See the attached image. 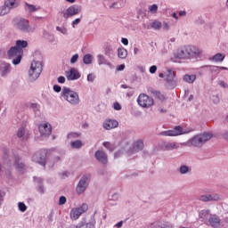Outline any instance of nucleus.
<instances>
[{"instance_id": "f257e3e1", "label": "nucleus", "mask_w": 228, "mask_h": 228, "mask_svg": "<svg viewBox=\"0 0 228 228\" xmlns=\"http://www.w3.org/2000/svg\"><path fill=\"white\" fill-rule=\"evenodd\" d=\"M200 54H202V50L195 46H184L176 51L175 58L184 60V58H193L195 56H200Z\"/></svg>"}, {"instance_id": "f03ea898", "label": "nucleus", "mask_w": 228, "mask_h": 228, "mask_svg": "<svg viewBox=\"0 0 228 228\" xmlns=\"http://www.w3.org/2000/svg\"><path fill=\"white\" fill-rule=\"evenodd\" d=\"M60 98L71 104V106H77L80 102L79 94L76 91L70 89V87L64 86L60 94Z\"/></svg>"}, {"instance_id": "7ed1b4c3", "label": "nucleus", "mask_w": 228, "mask_h": 228, "mask_svg": "<svg viewBox=\"0 0 228 228\" xmlns=\"http://www.w3.org/2000/svg\"><path fill=\"white\" fill-rule=\"evenodd\" d=\"M213 138V134L204 132L199 134L194 135L188 141V143L191 147L200 148L206 142H209Z\"/></svg>"}, {"instance_id": "20e7f679", "label": "nucleus", "mask_w": 228, "mask_h": 228, "mask_svg": "<svg viewBox=\"0 0 228 228\" xmlns=\"http://www.w3.org/2000/svg\"><path fill=\"white\" fill-rule=\"evenodd\" d=\"M91 181H92V174L86 173L83 175L76 187L77 195H83V193L86 191V189L88 188V186H90Z\"/></svg>"}, {"instance_id": "39448f33", "label": "nucleus", "mask_w": 228, "mask_h": 228, "mask_svg": "<svg viewBox=\"0 0 228 228\" xmlns=\"http://www.w3.org/2000/svg\"><path fill=\"white\" fill-rule=\"evenodd\" d=\"M42 70H44L42 61H34L30 65V69H28V77L30 81H37V78L40 77Z\"/></svg>"}, {"instance_id": "423d86ee", "label": "nucleus", "mask_w": 228, "mask_h": 228, "mask_svg": "<svg viewBox=\"0 0 228 228\" xmlns=\"http://www.w3.org/2000/svg\"><path fill=\"white\" fill-rule=\"evenodd\" d=\"M16 29L21 31V33H35L37 30V25L31 27L29 21L26 19H20L16 24Z\"/></svg>"}, {"instance_id": "0eeeda50", "label": "nucleus", "mask_w": 228, "mask_h": 228, "mask_svg": "<svg viewBox=\"0 0 228 228\" xmlns=\"http://www.w3.org/2000/svg\"><path fill=\"white\" fill-rule=\"evenodd\" d=\"M22 52L19 50L15 46H12L8 51H7V56L10 60L12 59V65H19L20 61H22Z\"/></svg>"}, {"instance_id": "6e6552de", "label": "nucleus", "mask_w": 228, "mask_h": 228, "mask_svg": "<svg viewBox=\"0 0 228 228\" xmlns=\"http://www.w3.org/2000/svg\"><path fill=\"white\" fill-rule=\"evenodd\" d=\"M32 161L41 165V167H45L47 163V150H40L33 154Z\"/></svg>"}, {"instance_id": "1a4fd4ad", "label": "nucleus", "mask_w": 228, "mask_h": 228, "mask_svg": "<svg viewBox=\"0 0 228 228\" xmlns=\"http://www.w3.org/2000/svg\"><path fill=\"white\" fill-rule=\"evenodd\" d=\"M19 6V0H6L4 3V5L0 7V15L3 17L10 13V10L17 8Z\"/></svg>"}, {"instance_id": "9d476101", "label": "nucleus", "mask_w": 228, "mask_h": 228, "mask_svg": "<svg viewBox=\"0 0 228 228\" xmlns=\"http://www.w3.org/2000/svg\"><path fill=\"white\" fill-rule=\"evenodd\" d=\"M83 11V7L78 4H72L69 8L66 9L64 12H62L63 19H70V17H74V15H78Z\"/></svg>"}, {"instance_id": "9b49d317", "label": "nucleus", "mask_w": 228, "mask_h": 228, "mask_svg": "<svg viewBox=\"0 0 228 228\" xmlns=\"http://www.w3.org/2000/svg\"><path fill=\"white\" fill-rule=\"evenodd\" d=\"M137 102L141 108H151L154 105V99L145 94H141L137 98Z\"/></svg>"}, {"instance_id": "f8f14e48", "label": "nucleus", "mask_w": 228, "mask_h": 228, "mask_svg": "<svg viewBox=\"0 0 228 228\" xmlns=\"http://www.w3.org/2000/svg\"><path fill=\"white\" fill-rule=\"evenodd\" d=\"M212 190H208L205 195L200 196V200L201 202H213L220 200V194L218 193H212Z\"/></svg>"}, {"instance_id": "ddd939ff", "label": "nucleus", "mask_w": 228, "mask_h": 228, "mask_svg": "<svg viewBox=\"0 0 228 228\" xmlns=\"http://www.w3.org/2000/svg\"><path fill=\"white\" fill-rule=\"evenodd\" d=\"M188 132L183 131V126H176L173 130H166L160 133L161 136H181V134H186Z\"/></svg>"}, {"instance_id": "4468645a", "label": "nucleus", "mask_w": 228, "mask_h": 228, "mask_svg": "<svg viewBox=\"0 0 228 228\" xmlns=\"http://www.w3.org/2000/svg\"><path fill=\"white\" fill-rule=\"evenodd\" d=\"M12 73V64L0 60V76L1 77H6L8 74Z\"/></svg>"}, {"instance_id": "2eb2a0df", "label": "nucleus", "mask_w": 228, "mask_h": 228, "mask_svg": "<svg viewBox=\"0 0 228 228\" xmlns=\"http://www.w3.org/2000/svg\"><path fill=\"white\" fill-rule=\"evenodd\" d=\"M94 158L102 165H108V153L102 150H98L94 152Z\"/></svg>"}, {"instance_id": "dca6fc26", "label": "nucleus", "mask_w": 228, "mask_h": 228, "mask_svg": "<svg viewBox=\"0 0 228 228\" xmlns=\"http://www.w3.org/2000/svg\"><path fill=\"white\" fill-rule=\"evenodd\" d=\"M66 77L68 81H76L81 77V73H79L76 68H71L69 70L66 71Z\"/></svg>"}, {"instance_id": "f3484780", "label": "nucleus", "mask_w": 228, "mask_h": 228, "mask_svg": "<svg viewBox=\"0 0 228 228\" xmlns=\"http://www.w3.org/2000/svg\"><path fill=\"white\" fill-rule=\"evenodd\" d=\"M38 130L41 136H49L53 132V126L49 123L40 124Z\"/></svg>"}, {"instance_id": "a211bd4d", "label": "nucleus", "mask_w": 228, "mask_h": 228, "mask_svg": "<svg viewBox=\"0 0 228 228\" xmlns=\"http://www.w3.org/2000/svg\"><path fill=\"white\" fill-rule=\"evenodd\" d=\"M115 127H118V121L116 119H107L103 123V129H106L107 131L115 129Z\"/></svg>"}, {"instance_id": "6ab92c4d", "label": "nucleus", "mask_w": 228, "mask_h": 228, "mask_svg": "<svg viewBox=\"0 0 228 228\" xmlns=\"http://www.w3.org/2000/svg\"><path fill=\"white\" fill-rule=\"evenodd\" d=\"M149 92L151 95H153V97H155V99H159V101H167V96H165V94H161V92L150 88Z\"/></svg>"}, {"instance_id": "aec40b11", "label": "nucleus", "mask_w": 228, "mask_h": 228, "mask_svg": "<svg viewBox=\"0 0 228 228\" xmlns=\"http://www.w3.org/2000/svg\"><path fill=\"white\" fill-rule=\"evenodd\" d=\"M20 157L19 155L14 158V164L16 165V169L18 172H24L26 170V164L20 162Z\"/></svg>"}, {"instance_id": "412c9836", "label": "nucleus", "mask_w": 228, "mask_h": 228, "mask_svg": "<svg viewBox=\"0 0 228 228\" xmlns=\"http://www.w3.org/2000/svg\"><path fill=\"white\" fill-rule=\"evenodd\" d=\"M208 224H210L211 227L218 228L220 227V217L216 216H212L208 218Z\"/></svg>"}, {"instance_id": "4be33fe9", "label": "nucleus", "mask_w": 228, "mask_h": 228, "mask_svg": "<svg viewBox=\"0 0 228 228\" xmlns=\"http://www.w3.org/2000/svg\"><path fill=\"white\" fill-rule=\"evenodd\" d=\"M81 215H83V211H81L78 208H77L71 209L69 216L72 220H77V218H79Z\"/></svg>"}, {"instance_id": "5701e85b", "label": "nucleus", "mask_w": 228, "mask_h": 228, "mask_svg": "<svg viewBox=\"0 0 228 228\" xmlns=\"http://www.w3.org/2000/svg\"><path fill=\"white\" fill-rule=\"evenodd\" d=\"M14 46L23 53L24 51L22 49H26V47H28V41L19 39L16 41V45Z\"/></svg>"}, {"instance_id": "b1692460", "label": "nucleus", "mask_w": 228, "mask_h": 228, "mask_svg": "<svg viewBox=\"0 0 228 228\" xmlns=\"http://www.w3.org/2000/svg\"><path fill=\"white\" fill-rule=\"evenodd\" d=\"M143 140L138 139L136 142H134V151L135 152H140V151H143Z\"/></svg>"}, {"instance_id": "393cba45", "label": "nucleus", "mask_w": 228, "mask_h": 228, "mask_svg": "<svg viewBox=\"0 0 228 228\" xmlns=\"http://www.w3.org/2000/svg\"><path fill=\"white\" fill-rule=\"evenodd\" d=\"M224 60H225V54L224 53H216L209 59L210 61H215L216 63L222 62Z\"/></svg>"}, {"instance_id": "a878e982", "label": "nucleus", "mask_w": 228, "mask_h": 228, "mask_svg": "<svg viewBox=\"0 0 228 228\" xmlns=\"http://www.w3.org/2000/svg\"><path fill=\"white\" fill-rule=\"evenodd\" d=\"M104 54L108 58H111L115 54V52L113 51V47H111V45H106L104 47Z\"/></svg>"}, {"instance_id": "bb28decb", "label": "nucleus", "mask_w": 228, "mask_h": 228, "mask_svg": "<svg viewBox=\"0 0 228 228\" xmlns=\"http://www.w3.org/2000/svg\"><path fill=\"white\" fill-rule=\"evenodd\" d=\"M118 57L120 60H126L127 58V50L124 47L118 48Z\"/></svg>"}, {"instance_id": "cd10ccee", "label": "nucleus", "mask_w": 228, "mask_h": 228, "mask_svg": "<svg viewBox=\"0 0 228 228\" xmlns=\"http://www.w3.org/2000/svg\"><path fill=\"white\" fill-rule=\"evenodd\" d=\"M175 149H179V146L175 142L164 143V151H175Z\"/></svg>"}, {"instance_id": "c85d7f7f", "label": "nucleus", "mask_w": 228, "mask_h": 228, "mask_svg": "<svg viewBox=\"0 0 228 228\" xmlns=\"http://www.w3.org/2000/svg\"><path fill=\"white\" fill-rule=\"evenodd\" d=\"M83 61H84L85 65H92V63L94 61V55L90 54V53H86L83 57Z\"/></svg>"}, {"instance_id": "c756f323", "label": "nucleus", "mask_w": 228, "mask_h": 228, "mask_svg": "<svg viewBox=\"0 0 228 228\" xmlns=\"http://www.w3.org/2000/svg\"><path fill=\"white\" fill-rule=\"evenodd\" d=\"M103 147H105V149H107V151H109L110 152H113V151H115V149H117V146L110 142H102Z\"/></svg>"}, {"instance_id": "7c9ffc66", "label": "nucleus", "mask_w": 228, "mask_h": 228, "mask_svg": "<svg viewBox=\"0 0 228 228\" xmlns=\"http://www.w3.org/2000/svg\"><path fill=\"white\" fill-rule=\"evenodd\" d=\"M197 79V76L195 75H184L183 76V81L185 83H193Z\"/></svg>"}, {"instance_id": "2f4dec72", "label": "nucleus", "mask_w": 228, "mask_h": 228, "mask_svg": "<svg viewBox=\"0 0 228 228\" xmlns=\"http://www.w3.org/2000/svg\"><path fill=\"white\" fill-rule=\"evenodd\" d=\"M166 83L169 90H173V88H175V86H177V80H175V78H173V80H167L166 81Z\"/></svg>"}, {"instance_id": "473e14b6", "label": "nucleus", "mask_w": 228, "mask_h": 228, "mask_svg": "<svg viewBox=\"0 0 228 228\" xmlns=\"http://www.w3.org/2000/svg\"><path fill=\"white\" fill-rule=\"evenodd\" d=\"M72 149H81L83 147V142L81 140H76L70 143Z\"/></svg>"}, {"instance_id": "72a5a7b5", "label": "nucleus", "mask_w": 228, "mask_h": 228, "mask_svg": "<svg viewBox=\"0 0 228 228\" xmlns=\"http://www.w3.org/2000/svg\"><path fill=\"white\" fill-rule=\"evenodd\" d=\"M190 167L186 166V165H182L180 167H179V172L180 174L182 175H184V174H188V172H190Z\"/></svg>"}, {"instance_id": "f704fd0d", "label": "nucleus", "mask_w": 228, "mask_h": 228, "mask_svg": "<svg viewBox=\"0 0 228 228\" xmlns=\"http://www.w3.org/2000/svg\"><path fill=\"white\" fill-rule=\"evenodd\" d=\"M18 208H19V211H20L21 213H26L28 207L26 206L25 202H19Z\"/></svg>"}, {"instance_id": "c9c22d12", "label": "nucleus", "mask_w": 228, "mask_h": 228, "mask_svg": "<svg viewBox=\"0 0 228 228\" xmlns=\"http://www.w3.org/2000/svg\"><path fill=\"white\" fill-rule=\"evenodd\" d=\"M151 28H152L153 29L159 30V29H161L162 24H161L160 21L155 20V21H153V22L151 23Z\"/></svg>"}, {"instance_id": "e433bc0d", "label": "nucleus", "mask_w": 228, "mask_h": 228, "mask_svg": "<svg viewBox=\"0 0 228 228\" xmlns=\"http://www.w3.org/2000/svg\"><path fill=\"white\" fill-rule=\"evenodd\" d=\"M210 210L207 209V210H201L199 214L200 218H201V220H205V218L208 216V215H209Z\"/></svg>"}, {"instance_id": "4c0bfd02", "label": "nucleus", "mask_w": 228, "mask_h": 228, "mask_svg": "<svg viewBox=\"0 0 228 228\" xmlns=\"http://www.w3.org/2000/svg\"><path fill=\"white\" fill-rule=\"evenodd\" d=\"M203 67H210V72H212V74H220L219 66H203Z\"/></svg>"}, {"instance_id": "58836bf2", "label": "nucleus", "mask_w": 228, "mask_h": 228, "mask_svg": "<svg viewBox=\"0 0 228 228\" xmlns=\"http://www.w3.org/2000/svg\"><path fill=\"white\" fill-rule=\"evenodd\" d=\"M56 31H59L60 33H61V35H69V31L67 30V28L65 27H56Z\"/></svg>"}, {"instance_id": "ea45409f", "label": "nucleus", "mask_w": 228, "mask_h": 228, "mask_svg": "<svg viewBox=\"0 0 228 228\" xmlns=\"http://www.w3.org/2000/svg\"><path fill=\"white\" fill-rule=\"evenodd\" d=\"M24 134H26V129L23 126H20L18 129L17 136H18V138H22V136H24Z\"/></svg>"}, {"instance_id": "a19ab883", "label": "nucleus", "mask_w": 228, "mask_h": 228, "mask_svg": "<svg viewBox=\"0 0 228 228\" xmlns=\"http://www.w3.org/2000/svg\"><path fill=\"white\" fill-rule=\"evenodd\" d=\"M33 181L34 183H37V186L44 184V178L34 176Z\"/></svg>"}, {"instance_id": "79ce46f5", "label": "nucleus", "mask_w": 228, "mask_h": 228, "mask_svg": "<svg viewBox=\"0 0 228 228\" xmlns=\"http://www.w3.org/2000/svg\"><path fill=\"white\" fill-rule=\"evenodd\" d=\"M25 4L28 7V12H30V13L37 12V6H35L34 4H29L28 3H26Z\"/></svg>"}, {"instance_id": "37998d69", "label": "nucleus", "mask_w": 228, "mask_h": 228, "mask_svg": "<svg viewBox=\"0 0 228 228\" xmlns=\"http://www.w3.org/2000/svg\"><path fill=\"white\" fill-rule=\"evenodd\" d=\"M175 79V75H174V72L168 71L167 77H166V82Z\"/></svg>"}, {"instance_id": "c03bdc74", "label": "nucleus", "mask_w": 228, "mask_h": 228, "mask_svg": "<svg viewBox=\"0 0 228 228\" xmlns=\"http://www.w3.org/2000/svg\"><path fill=\"white\" fill-rule=\"evenodd\" d=\"M98 64L99 65H104V63H106V59L104 58L103 55H98Z\"/></svg>"}, {"instance_id": "a18cd8bd", "label": "nucleus", "mask_w": 228, "mask_h": 228, "mask_svg": "<svg viewBox=\"0 0 228 228\" xmlns=\"http://www.w3.org/2000/svg\"><path fill=\"white\" fill-rule=\"evenodd\" d=\"M149 10L151 13H158V4H153Z\"/></svg>"}, {"instance_id": "49530a36", "label": "nucleus", "mask_w": 228, "mask_h": 228, "mask_svg": "<svg viewBox=\"0 0 228 228\" xmlns=\"http://www.w3.org/2000/svg\"><path fill=\"white\" fill-rule=\"evenodd\" d=\"M67 203V198L65 196H61L59 198V206H63Z\"/></svg>"}, {"instance_id": "de8ad7c7", "label": "nucleus", "mask_w": 228, "mask_h": 228, "mask_svg": "<svg viewBox=\"0 0 228 228\" xmlns=\"http://www.w3.org/2000/svg\"><path fill=\"white\" fill-rule=\"evenodd\" d=\"M37 191H38V193H45V188L44 187V183H41V185H38L37 188Z\"/></svg>"}, {"instance_id": "09e8293b", "label": "nucleus", "mask_w": 228, "mask_h": 228, "mask_svg": "<svg viewBox=\"0 0 228 228\" xmlns=\"http://www.w3.org/2000/svg\"><path fill=\"white\" fill-rule=\"evenodd\" d=\"M4 195H6V193L0 190V208L3 206V202H4Z\"/></svg>"}, {"instance_id": "8fccbe9b", "label": "nucleus", "mask_w": 228, "mask_h": 228, "mask_svg": "<svg viewBox=\"0 0 228 228\" xmlns=\"http://www.w3.org/2000/svg\"><path fill=\"white\" fill-rule=\"evenodd\" d=\"M67 138H79V134L77 133H74V132H70L69 134H68Z\"/></svg>"}, {"instance_id": "3c124183", "label": "nucleus", "mask_w": 228, "mask_h": 228, "mask_svg": "<svg viewBox=\"0 0 228 228\" xmlns=\"http://www.w3.org/2000/svg\"><path fill=\"white\" fill-rule=\"evenodd\" d=\"M63 91V89H61V86H60L59 85H54L53 86V92H55L56 94H61V92Z\"/></svg>"}, {"instance_id": "603ef678", "label": "nucleus", "mask_w": 228, "mask_h": 228, "mask_svg": "<svg viewBox=\"0 0 228 228\" xmlns=\"http://www.w3.org/2000/svg\"><path fill=\"white\" fill-rule=\"evenodd\" d=\"M79 60V54L76 53L74 54L70 59V63L74 64Z\"/></svg>"}, {"instance_id": "864d4df0", "label": "nucleus", "mask_w": 228, "mask_h": 228, "mask_svg": "<svg viewBox=\"0 0 228 228\" xmlns=\"http://www.w3.org/2000/svg\"><path fill=\"white\" fill-rule=\"evenodd\" d=\"M80 211H82V214L85 213V211L88 210V205L86 203H83L80 208H77Z\"/></svg>"}, {"instance_id": "5fc2aeb1", "label": "nucleus", "mask_w": 228, "mask_h": 228, "mask_svg": "<svg viewBox=\"0 0 228 228\" xmlns=\"http://www.w3.org/2000/svg\"><path fill=\"white\" fill-rule=\"evenodd\" d=\"M113 108L116 111H120L122 110V105L118 102H114Z\"/></svg>"}, {"instance_id": "6e6d98bb", "label": "nucleus", "mask_w": 228, "mask_h": 228, "mask_svg": "<svg viewBox=\"0 0 228 228\" xmlns=\"http://www.w3.org/2000/svg\"><path fill=\"white\" fill-rule=\"evenodd\" d=\"M87 81L89 83H94V81H95V76L92 73L87 75Z\"/></svg>"}, {"instance_id": "4d7b16f0", "label": "nucleus", "mask_w": 228, "mask_h": 228, "mask_svg": "<svg viewBox=\"0 0 228 228\" xmlns=\"http://www.w3.org/2000/svg\"><path fill=\"white\" fill-rule=\"evenodd\" d=\"M81 22V18H77L71 22L72 28H76Z\"/></svg>"}, {"instance_id": "13d9d810", "label": "nucleus", "mask_w": 228, "mask_h": 228, "mask_svg": "<svg viewBox=\"0 0 228 228\" xmlns=\"http://www.w3.org/2000/svg\"><path fill=\"white\" fill-rule=\"evenodd\" d=\"M158 70V66L152 65L150 67V74H156V71Z\"/></svg>"}, {"instance_id": "bf43d9fd", "label": "nucleus", "mask_w": 228, "mask_h": 228, "mask_svg": "<svg viewBox=\"0 0 228 228\" xmlns=\"http://www.w3.org/2000/svg\"><path fill=\"white\" fill-rule=\"evenodd\" d=\"M30 109L33 110V111L35 113H37V111H38V104L37 103H31L30 104Z\"/></svg>"}, {"instance_id": "052dcab7", "label": "nucleus", "mask_w": 228, "mask_h": 228, "mask_svg": "<svg viewBox=\"0 0 228 228\" xmlns=\"http://www.w3.org/2000/svg\"><path fill=\"white\" fill-rule=\"evenodd\" d=\"M218 85H219V86H221L222 88H228L227 83H225L224 80H219V81H218Z\"/></svg>"}, {"instance_id": "680f3d73", "label": "nucleus", "mask_w": 228, "mask_h": 228, "mask_svg": "<svg viewBox=\"0 0 228 228\" xmlns=\"http://www.w3.org/2000/svg\"><path fill=\"white\" fill-rule=\"evenodd\" d=\"M57 81H58V83H60L61 85H63V84L65 83V77L60 76V77L57 78Z\"/></svg>"}, {"instance_id": "e2e57ef3", "label": "nucleus", "mask_w": 228, "mask_h": 228, "mask_svg": "<svg viewBox=\"0 0 228 228\" xmlns=\"http://www.w3.org/2000/svg\"><path fill=\"white\" fill-rule=\"evenodd\" d=\"M124 69H126V65L125 64H121V65H118L116 70L118 72H120V71L124 70Z\"/></svg>"}, {"instance_id": "0e129e2a", "label": "nucleus", "mask_w": 228, "mask_h": 228, "mask_svg": "<svg viewBox=\"0 0 228 228\" xmlns=\"http://www.w3.org/2000/svg\"><path fill=\"white\" fill-rule=\"evenodd\" d=\"M121 44H123V45H129V40L126 37H123L121 39Z\"/></svg>"}, {"instance_id": "69168bd1", "label": "nucleus", "mask_w": 228, "mask_h": 228, "mask_svg": "<svg viewBox=\"0 0 228 228\" xmlns=\"http://www.w3.org/2000/svg\"><path fill=\"white\" fill-rule=\"evenodd\" d=\"M53 216H54V212H51L48 216V222H53Z\"/></svg>"}, {"instance_id": "338daca9", "label": "nucleus", "mask_w": 228, "mask_h": 228, "mask_svg": "<svg viewBox=\"0 0 228 228\" xmlns=\"http://www.w3.org/2000/svg\"><path fill=\"white\" fill-rule=\"evenodd\" d=\"M124 225V221H119L115 224V227L120 228Z\"/></svg>"}, {"instance_id": "774afa93", "label": "nucleus", "mask_w": 228, "mask_h": 228, "mask_svg": "<svg viewBox=\"0 0 228 228\" xmlns=\"http://www.w3.org/2000/svg\"><path fill=\"white\" fill-rule=\"evenodd\" d=\"M70 174L68 171H64L61 175H62V179H65V177H69Z\"/></svg>"}]
</instances>
